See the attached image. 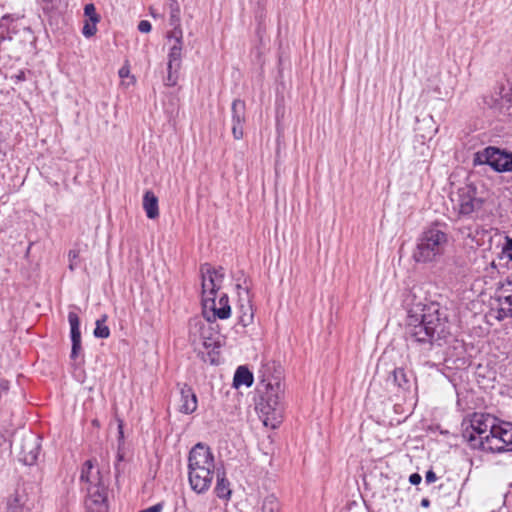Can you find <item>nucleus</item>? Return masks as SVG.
<instances>
[{
	"mask_svg": "<svg viewBox=\"0 0 512 512\" xmlns=\"http://www.w3.org/2000/svg\"><path fill=\"white\" fill-rule=\"evenodd\" d=\"M407 333L418 343L439 342L450 335L447 316L438 303L418 302L408 309Z\"/></svg>",
	"mask_w": 512,
	"mask_h": 512,
	"instance_id": "obj_1",
	"label": "nucleus"
},
{
	"mask_svg": "<svg viewBox=\"0 0 512 512\" xmlns=\"http://www.w3.org/2000/svg\"><path fill=\"white\" fill-rule=\"evenodd\" d=\"M261 383L265 386V393L262 397L261 412L266 416L264 424L269 421L271 427L276 428L282 421L284 413V385L281 382V372L276 371L273 362L263 364L259 370Z\"/></svg>",
	"mask_w": 512,
	"mask_h": 512,
	"instance_id": "obj_2",
	"label": "nucleus"
},
{
	"mask_svg": "<svg viewBox=\"0 0 512 512\" xmlns=\"http://www.w3.org/2000/svg\"><path fill=\"white\" fill-rule=\"evenodd\" d=\"M94 460L83 463L80 471L82 489L86 491V512H108L107 487Z\"/></svg>",
	"mask_w": 512,
	"mask_h": 512,
	"instance_id": "obj_3",
	"label": "nucleus"
},
{
	"mask_svg": "<svg viewBox=\"0 0 512 512\" xmlns=\"http://www.w3.org/2000/svg\"><path fill=\"white\" fill-rule=\"evenodd\" d=\"M447 243V234L437 226H432L418 238L413 259L418 263L436 261L444 254Z\"/></svg>",
	"mask_w": 512,
	"mask_h": 512,
	"instance_id": "obj_4",
	"label": "nucleus"
},
{
	"mask_svg": "<svg viewBox=\"0 0 512 512\" xmlns=\"http://www.w3.org/2000/svg\"><path fill=\"white\" fill-rule=\"evenodd\" d=\"M497 422L498 419L490 414L475 413L471 419V431L465 433L471 447L486 451L488 440H490Z\"/></svg>",
	"mask_w": 512,
	"mask_h": 512,
	"instance_id": "obj_5",
	"label": "nucleus"
},
{
	"mask_svg": "<svg viewBox=\"0 0 512 512\" xmlns=\"http://www.w3.org/2000/svg\"><path fill=\"white\" fill-rule=\"evenodd\" d=\"M453 210L459 217H469L482 207V200L476 196V189L466 185L451 197Z\"/></svg>",
	"mask_w": 512,
	"mask_h": 512,
	"instance_id": "obj_6",
	"label": "nucleus"
},
{
	"mask_svg": "<svg viewBox=\"0 0 512 512\" xmlns=\"http://www.w3.org/2000/svg\"><path fill=\"white\" fill-rule=\"evenodd\" d=\"M202 307L203 316L208 322H214L216 319H227L231 315L229 299L225 293L202 299Z\"/></svg>",
	"mask_w": 512,
	"mask_h": 512,
	"instance_id": "obj_7",
	"label": "nucleus"
},
{
	"mask_svg": "<svg viewBox=\"0 0 512 512\" xmlns=\"http://www.w3.org/2000/svg\"><path fill=\"white\" fill-rule=\"evenodd\" d=\"M489 452L512 451V423L498 420L494 432L488 440Z\"/></svg>",
	"mask_w": 512,
	"mask_h": 512,
	"instance_id": "obj_8",
	"label": "nucleus"
},
{
	"mask_svg": "<svg viewBox=\"0 0 512 512\" xmlns=\"http://www.w3.org/2000/svg\"><path fill=\"white\" fill-rule=\"evenodd\" d=\"M202 299L216 296L224 280L222 267L214 268L208 263L201 266Z\"/></svg>",
	"mask_w": 512,
	"mask_h": 512,
	"instance_id": "obj_9",
	"label": "nucleus"
},
{
	"mask_svg": "<svg viewBox=\"0 0 512 512\" xmlns=\"http://www.w3.org/2000/svg\"><path fill=\"white\" fill-rule=\"evenodd\" d=\"M491 313L498 321L506 318H512V277H508L506 284L494 298Z\"/></svg>",
	"mask_w": 512,
	"mask_h": 512,
	"instance_id": "obj_10",
	"label": "nucleus"
},
{
	"mask_svg": "<svg viewBox=\"0 0 512 512\" xmlns=\"http://www.w3.org/2000/svg\"><path fill=\"white\" fill-rule=\"evenodd\" d=\"M188 469H215L214 456L208 446L198 443L191 449L188 458Z\"/></svg>",
	"mask_w": 512,
	"mask_h": 512,
	"instance_id": "obj_11",
	"label": "nucleus"
},
{
	"mask_svg": "<svg viewBox=\"0 0 512 512\" xmlns=\"http://www.w3.org/2000/svg\"><path fill=\"white\" fill-rule=\"evenodd\" d=\"M485 163L498 172H512V152L487 147L483 152Z\"/></svg>",
	"mask_w": 512,
	"mask_h": 512,
	"instance_id": "obj_12",
	"label": "nucleus"
},
{
	"mask_svg": "<svg viewBox=\"0 0 512 512\" xmlns=\"http://www.w3.org/2000/svg\"><path fill=\"white\" fill-rule=\"evenodd\" d=\"M68 321L70 324V338L72 342L70 358L75 364H81L84 361L81 345L80 320L76 313L69 312Z\"/></svg>",
	"mask_w": 512,
	"mask_h": 512,
	"instance_id": "obj_13",
	"label": "nucleus"
},
{
	"mask_svg": "<svg viewBox=\"0 0 512 512\" xmlns=\"http://www.w3.org/2000/svg\"><path fill=\"white\" fill-rule=\"evenodd\" d=\"M40 438L34 434L25 435L21 440L19 460L25 465L36 463L40 453Z\"/></svg>",
	"mask_w": 512,
	"mask_h": 512,
	"instance_id": "obj_14",
	"label": "nucleus"
},
{
	"mask_svg": "<svg viewBox=\"0 0 512 512\" xmlns=\"http://www.w3.org/2000/svg\"><path fill=\"white\" fill-rule=\"evenodd\" d=\"M214 470H189L188 478L191 488L198 494L206 492L212 483Z\"/></svg>",
	"mask_w": 512,
	"mask_h": 512,
	"instance_id": "obj_15",
	"label": "nucleus"
},
{
	"mask_svg": "<svg viewBox=\"0 0 512 512\" xmlns=\"http://www.w3.org/2000/svg\"><path fill=\"white\" fill-rule=\"evenodd\" d=\"M180 412L185 414H191L197 409L198 401L197 396L193 389L187 384L180 386Z\"/></svg>",
	"mask_w": 512,
	"mask_h": 512,
	"instance_id": "obj_16",
	"label": "nucleus"
},
{
	"mask_svg": "<svg viewBox=\"0 0 512 512\" xmlns=\"http://www.w3.org/2000/svg\"><path fill=\"white\" fill-rule=\"evenodd\" d=\"M237 288L242 290L245 294V298H243L241 292H239L240 299L238 309L240 312L239 322L242 326L246 327L253 321V311L250 303L249 291L246 288L242 289L240 285H237Z\"/></svg>",
	"mask_w": 512,
	"mask_h": 512,
	"instance_id": "obj_17",
	"label": "nucleus"
},
{
	"mask_svg": "<svg viewBox=\"0 0 512 512\" xmlns=\"http://www.w3.org/2000/svg\"><path fill=\"white\" fill-rule=\"evenodd\" d=\"M28 495L24 490H15L7 500V512H29Z\"/></svg>",
	"mask_w": 512,
	"mask_h": 512,
	"instance_id": "obj_18",
	"label": "nucleus"
},
{
	"mask_svg": "<svg viewBox=\"0 0 512 512\" xmlns=\"http://www.w3.org/2000/svg\"><path fill=\"white\" fill-rule=\"evenodd\" d=\"M143 209L149 219H156L159 216L158 198L150 190L144 193Z\"/></svg>",
	"mask_w": 512,
	"mask_h": 512,
	"instance_id": "obj_19",
	"label": "nucleus"
},
{
	"mask_svg": "<svg viewBox=\"0 0 512 512\" xmlns=\"http://www.w3.org/2000/svg\"><path fill=\"white\" fill-rule=\"evenodd\" d=\"M253 374L245 366H239L234 374L233 385L236 388L240 386L250 387L253 384Z\"/></svg>",
	"mask_w": 512,
	"mask_h": 512,
	"instance_id": "obj_20",
	"label": "nucleus"
},
{
	"mask_svg": "<svg viewBox=\"0 0 512 512\" xmlns=\"http://www.w3.org/2000/svg\"><path fill=\"white\" fill-rule=\"evenodd\" d=\"M232 123H245L246 121V105L240 99H235L231 106Z\"/></svg>",
	"mask_w": 512,
	"mask_h": 512,
	"instance_id": "obj_21",
	"label": "nucleus"
},
{
	"mask_svg": "<svg viewBox=\"0 0 512 512\" xmlns=\"http://www.w3.org/2000/svg\"><path fill=\"white\" fill-rule=\"evenodd\" d=\"M214 491L219 498L228 499L230 497V484L224 474L221 475L220 473H217V483Z\"/></svg>",
	"mask_w": 512,
	"mask_h": 512,
	"instance_id": "obj_22",
	"label": "nucleus"
},
{
	"mask_svg": "<svg viewBox=\"0 0 512 512\" xmlns=\"http://www.w3.org/2000/svg\"><path fill=\"white\" fill-rule=\"evenodd\" d=\"M392 380L396 386L403 390L410 388V378L403 368H395L391 374Z\"/></svg>",
	"mask_w": 512,
	"mask_h": 512,
	"instance_id": "obj_23",
	"label": "nucleus"
},
{
	"mask_svg": "<svg viewBox=\"0 0 512 512\" xmlns=\"http://www.w3.org/2000/svg\"><path fill=\"white\" fill-rule=\"evenodd\" d=\"M169 11V24L170 26H177L181 24V9L177 0H169L167 3Z\"/></svg>",
	"mask_w": 512,
	"mask_h": 512,
	"instance_id": "obj_24",
	"label": "nucleus"
},
{
	"mask_svg": "<svg viewBox=\"0 0 512 512\" xmlns=\"http://www.w3.org/2000/svg\"><path fill=\"white\" fill-rule=\"evenodd\" d=\"M182 50L183 45L173 44L170 47L168 53V66L171 68L172 65H175L176 68L181 67V59H182Z\"/></svg>",
	"mask_w": 512,
	"mask_h": 512,
	"instance_id": "obj_25",
	"label": "nucleus"
},
{
	"mask_svg": "<svg viewBox=\"0 0 512 512\" xmlns=\"http://www.w3.org/2000/svg\"><path fill=\"white\" fill-rule=\"evenodd\" d=\"M258 512H280L278 499L274 495H268L262 500Z\"/></svg>",
	"mask_w": 512,
	"mask_h": 512,
	"instance_id": "obj_26",
	"label": "nucleus"
},
{
	"mask_svg": "<svg viewBox=\"0 0 512 512\" xmlns=\"http://www.w3.org/2000/svg\"><path fill=\"white\" fill-rule=\"evenodd\" d=\"M204 328H205V324L199 319H195L192 322H190L189 334H190L191 340L194 343L197 341L198 336L205 338L202 333V330Z\"/></svg>",
	"mask_w": 512,
	"mask_h": 512,
	"instance_id": "obj_27",
	"label": "nucleus"
},
{
	"mask_svg": "<svg viewBox=\"0 0 512 512\" xmlns=\"http://www.w3.org/2000/svg\"><path fill=\"white\" fill-rule=\"evenodd\" d=\"M106 316H103L102 319H98L96 321V327L94 329V336L96 338H108L110 335L109 327L105 324Z\"/></svg>",
	"mask_w": 512,
	"mask_h": 512,
	"instance_id": "obj_28",
	"label": "nucleus"
},
{
	"mask_svg": "<svg viewBox=\"0 0 512 512\" xmlns=\"http://www.w3.org/2000/svg\"><path fill=\"white\" fill-rule=\"evenodd\" d=\"M179 70L180 68H176L175 65H172L171 68H169L167 65V77L164 80L166 86L172 87L177 84L179 78Z\"/></svg>",
	"mask_w": 512,
	"mask_h": 512,
	"instance_id": "obj_29",
	"label": "nucleus"
},
{
	"mask_svg": "<svg viewBox=\"0 0 512 512\" xmlns=\"http://www.w3.org/2000/svg\"><path fill=\"white\" fill-rule=\"evenodd\" d=\"M172 30L168 32L167 38L171 41L173 40V44L183 45V30L181 24L177 26H171Z\"/></svg>",
	"mask_w": 512,
	"mask_h": 512,
	"instance_id": "obj_30",
	"label": "nucleus"
},
{
	"mask_svg": "<svg viewBox=\"0 0 512 512\" xmlns=\"http://www.w3.org/2000/svg\"><path fill=\"white\" fill-rule=\"evenodd\" d=\"M84 15L88 18L87 20L91 22H99L100 15L96 12V8L94 4L88 3L84 7Z\"/></svg>",
	"mask_w": 512,
	"mask_h": 512,
	"instance_id": "obj_31",
	"label": "nucleus"
},
{
	"mask_svg": "<svg viewBox=\"0 0 512 512\" xmlns=\"http://www.w3.org/2000/svg\"><path fill=\"white\" fill-rule=\"evenodd\" d=\"M97 23L98 22H91L89 20H86L82 29V34L86 38L94 36L97 32Z\"/></svg>",
	"mask_w": 512,
	"mask_h": 512,
	"instance_id": "obj_32",
	"label": "nucleus"
},
{
	"mask_svg": "<svg viewBox=\"0 0 512 512\" xmlns=\"http://www.w3.org/2000/svg\"><path fill=\"white\" fill-rule=\"evenodd\" d=\"M502 254L508 261L512 262V238L506 237L505 243L502 248Z\"/></svg>",
	"mask_w": 512,
	"mask_h": 512,
	"instance_id": "obj_33",
	"label": "nucleus"
},
{
	"mask_svg": "<svg viewBox=\"0 0 512 512\" xmlns=\"http://www.w3.org/2000/svg\"><path fill=\"white\" fill-rule=\"evenodd\" d=\"M243 126L244 123H232V134L234 139L240 140L243 138Z\"/></svg>",
	"mask_w": 512,
	"mask_h": 512,
	"instance_id": "obj_34",
	"label": "nucleus"
},
{
	"mask_svg": "<svg viewBox=\"0 0 512 512\" xmlns=\"http://www.w3.org/2000/svg\"><path fill=\"white\" fill-rule=\"evenodd\" d=\"M152 29V25L148 20H141L138 23V30L141 33H149Z\"/></svg>",
	"mask_w": 512,
	"mask_h": 512,
	"instance_id": "obj_35",
	"label": "nucleus"
},
{
	"mask_svg": "<svg viewBox=\"0 0 512 512\" xmlns=\"http://www.w3.org/2000/svg\"><path fill=\"white\" fill-rule=\"evenodd\" d=\"M437 480L436 474L432 470H428L425 475V481L427 484L434 483Z\"/></svg>",
	"mask_w": 512,
	"mask_h": 512,
	"instance_id": "obj_36",
	"label": "nucleus"
},
{
	"mask_svg": "<svg viewBox=\"0 0 512 512\" xmlns=\"http://www.w3.org/2000/svg\"><path fill=\"white\" fill-rule=\"evenodd\" d=\"M421 480H422V477H421V475H420V474H418V473H413V474H411V475H410V477H409V482H410L412 485H418V484H420Z\"/></svg>",
	"mask_w": 512,
	"mask_h": 512,
	"instance_id": "obj_37",
	"label": "nucleus"
},
{
	"mask_svg": "<svg viewBox=\"0 0 512 512\" xmlns=\"http://www.w3.org/2000/svg\"><path fill=\"white\" fill-rule=\"evenodd\" d=\"M78 257V254L74 251V250H71L69 252V258H70V265H69V268L71 270H73L75 268V259Z\"/></svg>",
	"mask_w": 512,
	"mask_h": 512,
	"instance_id": "obj_38",
	"label": "nucleus"
},
{
	"mask_svg": "<svg viewBox=\"0 0 512 512\" xmlns=\"http://www.w3.org/2000/svg\"><path fill=\"white\" fill-rule=\"evenodd\" d=\"M8 391V382L6 380L0 379V399L2 398L3 394H5Z\"/></svg>",
	"mask_w": 512,
	"mask_h": 512,
	"instance_id": "obj_39",
	"label": "nucleus"
},
{
	"mask_svg": "<svg viewBox=\"0 0 512 512\" xmlns=\"http://www.w3.org/2000/svg\"><path fill=\"white\" fill-rule=\"evenodd\" d=\"M129 73H130V70H129V67L128 66H123L119 69V77L120 78H126L129 76Z\"/></svg>",
	"mask_w": 512,
	"mask_h": 512,
	"instance_id": "obj_40",
	"label": "nucleus"
},
{
	"mask_svg": "<svg viewBox=\"0 0 512 512\" xmlns=\"http://www.w3.org/2000/svg\"><path fill=\"white\" fill-rule=\"evenodd\" d=\"M162 511V505L161 504H156V505H153L141 512H161Z\"/></svg>",
	"mask_w": 512,
	"mask_h": 512,
	"instance_id": "obj_41",
	"label": "nucleus"
},
{
	"mask_svg": "<svg viewBox=\"0 0 512 512\" xmlns=\"http://www.w3.org/2000/svg\"><path fill=\"white\" fill-rule=\"evenodd\" d=\"M13 78H15L17 82L24 81L25 73L23 71H19Z\"/></svg>",
	"mask_w": 512,
	"mask_h": 512,
	"instance_id": "obj_42",
	"label": "nucleus"
},
{
	"mask_svg": "<svg viewBox=\"0 0 512 512\" xmlns=\"http://www.w3.org/2000/svg\"><path fill=\"white\" fill-rule=\"evenodd\" d=\"M421 506L424 508H428L430 506V500L428 498H423L421 500Z\"/></svg>",
	"mask_w": 512,
	"mask_h": 512,
	"instance_id": "obj_43",
	"label": "nucleus"
},
{
	"mask_svg": "<svg viewBox=\"0 0 512 512\" xmlns=\"http://www.w3.org/2000/svg\"><path fill=\"white\" fill-rule=\"evenodd\" d=\"M119 429H122V424H119ZM120 434L122 435V430H120Z\"/></svg>",
	"mask_w": 512,
	"mask_h": 512,
	"instance_id": "obj_44",
	"label": "nucleus"
}]
</instances>
